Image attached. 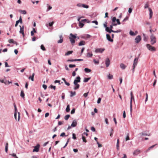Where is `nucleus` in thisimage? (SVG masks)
<instances>
[{
    "instance_id": "nucleus-14",
    "label": "nucleus",
    "mask_w": 158,
    "mask_h": 158,
    "mask_svg": "<svg viewBox=\"0 0 158 158\" xmlns=\"http://www.w3.org/2000/svg\"><path fill=\"white\" fill-rule=\"evenodd\" d=\"M77 125V122L76 120H74L71 125V126L73 127H74L76 126Z\"/></svg>"
},
{
    "instance_id": "nucleus-9",
    "label": "nucleus",
    "mask_w": 158,
    "mask_h": 158,
    "mask_svg": "<svg viewBox=\"0 0 158 158\" xmlns=\"http://www.w3.org/2000/svg\"><path fill=\"white\" fill-rule=\"evenodd\" d=\"M141 40V37L140 35L137 36L135 39V42L136 43H138Z\"/></svg>"
},
{
    "instance_id": "nucleus-36",
    "label": "nucleus",
    "mask_w": 158,
    "mask_h": 158,
    "mask_svg": "<svg viewBox=\"0 0 158 158\" xmlns=\"http://www.w3.org/2000/svg\"><path fill=\"white\" fill-rule=\"evenodd\" d=\"M111 32H114V33H118V32H120L121 31V30H118L116 31H114L113 30H111Z\"/></svg>"
},
{
    "instance_id": "nucleus-4",
    "label": "nucleus",
    "mask_w": 158,
    "mask_h": 158,
    "mask_svg": "<svg viewBox=\"0 0 158 158\" xmlns=\"http://www.w3.org/2000/svg\"><path fill=\"white\" fill-rule=\"evenodd\" d=\"M138 58H136L134 59V63L133 65V69H132V72L133 73H134V70L135 68V67L136 66L137 63H138Z\"/></svg>"
},
{
    "instance_id": "nucleus-62",
    "label": "nucleus",
    "mask_w": 158,
    "mask_h": 158,
    "mask_svg": "<svg viewBox=\"0 0 158 158\" xmlns=\"http://www.w3.org/2000/svg\"><path fill=\"white\" fill-rule=\"evenodd\" d=\"M13 156L15 158H18V157L16 156V155L15 154L13 153L11 155Z\"/></svg>"
},
{
    "instance_id": "nucleus-34",
    "label": "nucleus",
    "mask_w": 158,
    "mask_h": 158,
    "mask_svg": "<svg viewBox=\"0 0 158 158\" xmlns=\"http://www.w3.org/2000/svg\"><path fill=\"white\" fill-rule=\"evenodd\" d=\"M108 78L109 79H112L113 78V76L112 75H110V74H109L108 75Z\"/></svg>"
},
{
    "instance_id": "nucleus-17",
    "label": "nucleus",
    "mask_w": 158,
    "mask_h": 158,
    "mask_svg": "<svg viewBox=\"0 0 158 158\" xmlns=\"http://www.w3.org/2000/svg\"><path fill=\"white\" fill-rule=\"evenodd\" d=\"M148 10H149V12H150V14H149V15H150L149 19H150L152 17V14H153V12H152V10L150 8H148Z\"/></svg>"
},
{
    "instance_id": "nucleus-10",
    "label": "nucleus",
    "mask_w": 158,
    "mask_h": 158,
    "mask_svg": "<svg viewBox=\"0 0 158 158\" xmlns=\"http://www.w3.org/2000/svg\"><path fill=\"white\" fill-rule=\"evenodd\" d=\"M140 151L139 149H137L135 150L133 152V154L134 155L136 156L140 153Z\"/></svg>"
},
{
    "instance_id": "nucleus-48",
    "label": "nucleus",
    "mask_w": 158,
    "mask_h": 158,
    "mask_svg": "<svg viewBox=\"0 0 158 158\" xmlns=\"http://www.w3.org/2000/svg\"><path fill=\"white\" fill-rule=\"evenodd\" d=\"M82 139H83V141L84 142H85V143H86V142L87 141H86V140L85 139V138L84 136H82Z\"/></svg>"
},
{
    "instance_id": "nucleus-7",
    "label": "nucleus",
    "mask_w": 158,
    "mask_h": 158,
    "mask_svg": "<svg viewBox=\"0 0 158 158\" xmlns=\"http://www.w3.org/2000/svg\"><path fill=\"white\" fill-rule=\"evenodd\" d=\"M40 147V145L39 144H37L36 146L34 147V148L33 149V152H38L39 151V148Z\"/></svg>"
},
{
    "instance_id": "nucleus-18",
    "label": "nucleus",
    "mask_w": 158,
    "mask_h": 158,
    "mask_svg": "<svg viewBox=\"0 0 158 158\" xmlns=\"http://www.w3.org/2000/svg\"><path fill=\"white\" fill-rule=\"evenodd\" d=\"M34 75H35V73H33L32 76H30L29 77L28 79H31L32 81H34Z\"/></svg>"
},
{
    "instance_id": "nucleus-33",
    "label": "nucleus",
    "mask_w": 158,
    "mask_h": 158,
    "mask_svg": "<svg viewBox=\"0 0 158 158\" xmlns=\"http://www.w3.org/2000/svg\"><path fill=\"white\" fill-rule=\"evenodd\" d=\"M81 22H80L79 23V26L81 28L82 27L84 26V24Z\"/></svg>"
},
{
    "instance_id": "nucleus-53",
    "label": "nucleus",
    "mask_w": 158,
    "mask_h": 158,
    "mask_svg": "<svg viewBox=\"0 0 158 158\" xmlns=\"http://www.w3.org/2000/svg\"><path fill=\"white\" fill-rule=\"evenodd\" d=\"M97 144L98 145V147L99 148H100L102 147V144H100L98 141H97Z\"/></svg>"
},
{
    "instance_id": "nucleus-29",
    "label": "nucleus",
    "mask_w": 158,
    "mask_h": 158,
    "mask_svg": "<svg viewBox=\"0 0 158 158\" xmlns=\"http://www.w3.org/2000/svg\"><path fill=\"white\" fill-rule=\"evenodd\" d=\"M19 12L23 14H26V12L25 10H19Z\"/></svg>"
},
{
    "instance_id": "nucleus-2",
    "label": "nucleus",
    "mask_w": 158,
    "mask_h": 158,
    "mask_svg": "<svg viewBox=\"0 0 158 158\" xmlns=\"http://www.w3.org/2000/svg\"><path fill=\"white\" fill-rule=\"evenodd\" d=\"M81 78L79 76L77 77H76V79H75L74 80L73 83L75 85V86L74 87V89L76 90L79 88L80 87V85L78 84V82H80Z\"/></svg>"
},
{
    "instance_id": "nucleus-8",
    "label": "nucleus",
    "mask_w": 158,
    "mask_h": 158,
    "mask_svg": "<svg viewBox=\"0 0 158 158\" xmlns=\"http://www.w3.org/2000/svg\"><path fill=\"white\" fill-rule=\"evenodd\" d=\"M20 27V30L19 31V33L22 34L24 36V26H23L22 27L21 26H19Z\"/></svg>"
},
{
    "instance_id": "nucleus-43",
    "label": "nucleus",
    "mask_w": 158,
    "mask_h": 158,
    "mask_svg": "<svg viewBox=\"0 0 158 158\" xmlns=\"http://www.w3.org/2000/svg\"><path fill=\"white\" fill-rule=\"evenodd\" d=\"M82 7L86 8H89V6L84 4H83Z\"/></svg>"
},
{
    "instance_id": "nucleus-63",
    "label": "nucleus",
    "mask_w": 158,
    "mask_h": 158,
    "mask_svg": "<svg viewBox=\"0 0 158 158\" xmlns=\"http://www.w3.org/2000/svg\"><path fill=\"white\" fill-rule=\"evenodd\" d=\"M43 87L44 89H46L47 88V86L45 85H43Z\"/></svg>"
},
{
    "instance_id": "nucleus-22",
    "label": "nucleus",
    "mask_w": 158,
    "mask_h": 158,
    "mask_svg": "<svg viewBox=\"0 0 158 158\" xmlns=\"http://www.w3.org/2000/svg\"><path fill=\"white\" fill-rule=\"evenodd\" d=\"M20 96L23 98H24L25 94L24 93L23 90H22L21 91V94H20Z\"/></svg>"
},
{
    "instance_id": "nucleus-61",
    "label": "nucleus",
    "mask_w": 158,
    "mask_h": 158,
    "mask_svg": "<svg viewBox=\"0 0 158 158\" xmlns=\"http://www.w3.org/2000/svg\"><path fill=\"white\" fill-rule=\"evenodd\" d=\"M123 116L124 118H125L126 117V113L125 111H124L123 112Z\"/></svg>"
},
{
    "instance_id": "nucleus-59",
    "label": "nucleus",
    "mask_w": 158,
    "mask_h": 158,
    "mask_svg": "<svg viewBox=\"0 0 158 158\" xmlns=\"http://www.w3.org/2000/svg\"><path fill=\"white\" fill-rule=\"evenodd\" d=\"M113 129H111V132H110V136H111V137H112V135H113Z\"/></svg>"
},
{
    "instance_id": "nucleus-32",
    "label": "nucleus",
    "mask_w": 158,
    "mask_h": 158,
    "mask_svg": "<svg viewBox=\"0 0 158 158\" xmlns=\"http://www.w3.org/2000/svg\"><path fill=\"white\" fill-rule=\"evenodd\" d=\"M70 116L69 114L66 115L64 116V118L65 120H67L69 118Z\"/></svg>"
},
{
    "instance_id": "nucleus-19",
    "label": "nucleus",
    "mask_w": 158,
    "mask_h": 158,
    "mask_svg": "<svg viewBox=\"0 0 158 158\" xmlns=\"http://www.w3.org/2000/svg\"><path fill=\"white\" fill-rule=\"evenodd\" d=\"M14 107H15V112L14 113V117H15L16 115V113H17V108L16 107V105H15V104H14Z\"/></svg>"
},
{
    "instance_id": "nucleus-37",
    "label": "nucleus",
    "mask_w": 158,
    "mask_h": 158,
    "mask_svg": "<svg viewBox=\"0 0 158 158\" xmlns=\"http://www.w3.org/2000/svg\"><path fill=\"white\" fill-rule=\"evenodd\" d=\"M8 143H7L5 146V152L7 153L8 151Z\"/></svg>"
},
{
    "instance_id": "nucleus-46",
    "label": "nucleus",
    "mask_w": 158,
    "mask_h": 158,
    "mask_svg": "<svg viewBox=\"0 0 158 158\" xmlns=\"http://www.w3.org/2000/svg\"><path fill=\"white\" fill-rule=\"evenodd\" d=\"M149 6V5L148 3H147L145 5L144 8L145 9L148 8Z\"/></svg>"
},
{
    "instance_id": "nucleus-20",
    "label": "nucleus",
    "mask_w": 158,
    "mask_h": 158,
    "mask_svg": "<svg viewBox=\"0 0 158 158\" xmlns=\"http://www.w3.org/2000/svg\"><path fill=\"white\" fill-rule=\"evenodd\" d=\"M85 42L84 41H81L79 43L78 45L79 46L85 45Z\"/></svg>"
},
{
    "instance_id": "nucleus-24",
    "label": "nucleus",
    "mask_w": 158,
    "mask_h": 158,
    "mask_svg": "<svg viewBox=\"0 0 158 158\" xmlns=\"http://www.w3.org/2000/svg\"><path fill=\"white\" fill-rule=\"evenodd\" d=\"M120 67L123 69H125L126 67V66L123 63L120 64Z\"/></svg>"
},
{
    "instance_id": "nucleus-57",
    "label": "nucleus",
    "mask_w": 158,
    "mask_h": 158,
    "mask_svg": "<svg viewBox=\"0 0 158 158\" xmlns=\"http://www.w3.org/2000/svg\"><path fill=\"white\" fill-rule=\"evenodd\" d=\"M75 109L73 108L71 110V114H73L75 113Z\"/></svg>"
},
{
    "instance_id": "nucleus-50",
    "label": "nucleus",
    "mask_w": 158,
    "mask_h": 158,
    "mask_svg": "<svg viewBox=\"0 0 158 158\" xmlns=\"http://www.w3.org/2000/svg\"><path fill=\"white\" fill-rule=\"evenodd\" d=\"M73 138L74 139H76V135L74 133L73 134Z\"/></svg>"
},
{
    "instance_id": "nucleus-15",
    "label": "nucleus",
    "mask_w": 158,
    "mask_h": 158,
    "mask_svg": "<svg viewBox=\"0 0 158 158\" xmlns=\"http://www.w3.org/2000/svg\"><path fill=\"white\" fill-rule=\"evenodd\" d=\"M104 49L102 48H98L96 50V52H97L102 53L104 51Z\"/></svg>"
},
{
    "instance_id": "nucleus-11",
    "label": "nucleus",
    "mask_w": 158,
    "mask_h": 158,
    "mask_svg": "<svg viewBox=\"0 0 158 158\" xmlns=\"http://www.w3.org/2000/svg\"><path fill=\"white\" fill-rule=\"evenodd\" d=\"M110 61L108 58H107L106 60L105 64L106 67H108L110 64Z\"/></svg>"
},
{
    "instance_id": "nucleus-30",
    "label": "nucleus",
    "mask_w": 158,
    "mask_h": 158,
    "mask_svg": "<svg viewBox=\"0 0 158 158\" xmlns=\"http://www.w3.org/2000/svg\"><path fill=\"white\" fill-rule=\"evenodd\" d=\"M85 71L86 73H89L91 71V70L87 68H85Z\"/></svg>"
},
{
    "instance_id": "nucleus-52",
    "label": "nucleus",
    "mask_w": 158,
    "mask_h": 158,
    "mask_svg": "<svg viewBox=\"0 0 158 158\" xmlns=\"http://www.w3.org/2000/svg\"><path fill=\"white\" fill-rule=\"evenodd\" d=\"M132 9L131 8H130L129 9L128 12L129 13H131L132 11Z\"/></svg>"
},
{
    "instance_id": "nucleus-6",
    "label": "nucleus",
    "mask_w": 158,
    "mask_h": 158,
    "mask_svg": "<svg viewBox=\"0 0 158 158\" xmlns=\"http://www.w3.org/2000/svg\"><path fill=\"white\" fill-rule=\"evenodd\" d=\"M131 99L130 102V111L131 112V113L132 111V99L133 98V96L132 93L131 92Z\"/></svg>"
},
{
    "instance_id": "nucleus-60",
    "label": "nucleus",
    "mask_w": 158,
    "mask_h": 158,
    "mask_svg": "<svg viewBox=\"0 0 158 158\" xmlns=\"http://www.w3.org/2000/svg\"><path fill=\"white\" fill-rule=\"evenodd\" d=\"M101 100V98H98V101H97V103H100Z\"/></svg>"
},
{
    "instance_id": "nucleus-31",
    "label": "nucleus",
    "mask_w": 158,
    "mask_h": 158,
    "mask_svg": "<svg viewBox=\"0 0 158 158\" xmlns=\"http://www.w3.org/2000/svg\"><path fill=\"white\" fill-rule=\"evenodd\" d=\"M71 94H70V97H72L73 96H74L76 95V92L75 91L73 92L72 91H71L70 92Z\"/></svg>"
},
{
    "instance_id": "nucleus-12",
    "label": "nucleus",
    "mask_w": 158,
    "mask_h": 158,
    "mask_svg": "<svg viewBox=\"0 0 158 158\" xmlns=\"http://www.w3.org/2000/svg\"><path fill=\"white\" fill-rule=\"evenodd\" d=\"M59 38H60V40L58 41L57 43H61L63 42V37L62 35H59Z\"/></svg>"
},
{
    "instance_id": "nucleus-41",
    "label": "nucleus",
    "mask_w": 158,
    "mask_h": 158,
    "mask_svg": "<svg viewBox=\"0 0 158 158\" xmlns=\"http://www.w3.org/2000/svg\"><path fill=\"white\" fill-rule=\"evenodd\" d=\"M116 22L117 23H115L116 24H117V25L118 24L119 25H120L121 24V23L119 21V20L118 19H116Z\"/></svg>"
},
{
    "instance_id": "nucleus-56",
    "label": "nucleus",
    "mask_w": 158,
    "mask_h": 158,
    "mask_svg": "<svg viewBox=\"0 0 158 158\" xmlns=\"http://www.w3.org/2000/svg\"><path fill=\"white\" fill-rule=\"evenodd\" d=\"M130 139H129V134H128L127 135V136L126 138V141H127L128 140H129Z\"/></svg>"
},
{
    "instance_id": "nucleus-3",
    "label": "nucleus",
    "mask_w": 158,
    "mask_h": 158,
    "mask_svg": "<svg viewBox=\"0 0 158 158\" xmlns=\"http://www.w3.org/2000/svg\"><path fill=\"white\" fill-rule=\"evenodd\" d=\"M150 40L151 43L152 45L154 44L156 42V38L153 34H152L150 36Z\"/></svg>"
},
{
    "instance_id": "nucleus-39",
    "label": "nucleus",
    "mask_w": 158,
    "mask_h": 158,
    "mask_svg": "<svg viewBox=\"0 0 158 158\" xmlns=\"http://www.w3.org/2000/svg\"><path fill=\"white\" fill-rule=\"evenodd\" d=\"M130 34L131 35H136V34H135L134 32L132 31H131L129 32Z\"/></svg>"
},
{
    "instance_id": "nucleus-21",
    "label": "nucleus",
    "mask_w": 158,
    "mask_h": 158,
    "mask_svg": "<svg viewBox=\"0 0 158 158\" xmlns=\"http://www.w3.org/2000/svg\"><path fill=\"white\" fill-rule=\"evenodd\" d=\"M69 39H70V41L71 42V43L72 44H74L75 43V39H73V38H72V37H69Z\"/></svg>"
},
{
    "instance_id": "nucleus-64",
    "label": "nucleus",
    "mask_w": 158,
    "mask_h": 158,
    "mask_svg": "<svg viewBox=\"0 0 158 158\" xmlns=\"http://www.w3.org/2000/svg\"><path fill=\"white\" fill-rule=\"evenodd\" d=\"M34 60L36 63L38 62V60L37 58L36 57L34 58Z\"/></svg>"
},
{
    "instance_id": "nucleus-54",
    "label": "nucleus",
    "mask_w": 158,
    "mask_h": 158,
    "mask_svg": "<svg viewBox=\"0 0 158 158\" xmlns=\"http://www.w3.org/2000/svg\"><path fill=\"white\" fill-rule=\"evenodd\" d=\"M64 122L63 121H59L58 123V124L59 125H60L63 123Z\"/></svg>"
},
{
    "instance_id": "nucleus-47",
    "label": "nucleus",
    "mask_w": 158,
    "mask_h": 158,
    "mask_svg": "<svg viewBox=\"0 0 158 158\" xmlns=\"http://www.w3.org/2000/svg\"><path fill=\"white\" fill-rule=\"evenodd\" d=\"M155 145H153L150 147L148 149L147 151H148L149 150L153 148H154L155 147Z\"/></svg>"
},
{
    "instance_id": "nucleus-5",
    "label": "nucleus",
    "mask_w": 158,
    "mask_h": 158,
    "mask_svg": "<svg viewBox=\"0 0 158 158\" xmlns=\"http://www.w3.org/2000/svg\"><path fill=\"white\" fill-rule=\"evenodd\" d=\"M147 47L148 50L151 51H156L155 48L152 46H151L149 44H147Z\"/></svg>"
},
{
    "instance_id": "nucleus-26",
    "label": "nucleus",
    "mask_w": 158,
    "mask_h": 158,
    "mask_svg": "<svg viewBox=\"0 0 158 158\" xmlns=\"http://www.w3.org/2000/svg\"><path fill=\"white\" fill-rule=\"evenodd\" d=\"M70 106L69 105H67L66 108V111L67 112H69L70 111Z\"/></svg>"
},
{
    "instance_id": "nucleus-58",
    "label": "nucleus",
    "mask_w": 158,
    "mask_h": 158,
    "mask_svg": "<svg viewBox=\"0 0 158 158\" xmlns=\"http://www.w3.org/2000/svg\"><path fill=\"white\" fill-rule=\"evenodd\" d=\"M129 17L127 16L126 17V18L123 20V22L127 20L128 19Z\"/></svg>"
},
{
    "instance_id": "nucleus-27",
    "label": "nucleus",
    "mask_w": 158,
    "mask_h": 158,
    "mask_svg": "<svg viewBox=\"0 0 158 158\" xmlns=\"http://www.w3.org/2000/svg\"><path fill=\"white\" fill-rule=\"evenodd\" d=\"M93 56V54L90 52H88L86 56L88 57H91Z\"/></svg>"
},
{
    "instance_id": "nucleus-40",
    "label": "nucleus",
    "mask_w": 158,
    "mask_h": 158,
    "mask_svg": "<svg viewBox=\"0 0 158 158\" xmlns=\"http://www.w3.org/2000/svg\"><path fill=\"white\" fill-rule=\"evenodd\" d=\"M70 35V37H72V38L74 39H75L76 38V36L73 35L72 33H71Z\"/></svg>"
},
{
    "instance_id": "nucleus-23",
    "label": "nucleus",
    "mask_w": 158,
    "mask_h": 158,
    "mask_svg": "<svg viewBox=\"0 0 158 158\" xmlns=\"http://www.w3.org/2000/svg\"><path fill=\"white\" fill-rule=\"evenodd\" d=\"M10 43H17L13 39H10L8 40Z\"/></svg>"
},
{
    "instance_id": "nucleus-51",
    "label": "nucleus",
    "mask_w": 158,
    "mask_h": 158,
    "mask_svg": "<svg viewBox=\"0 0 158 158\" xmlns=\"http://www.w3.org/2000/svg\"><path fill=\"white\" fill-rule=\"evenodd\" d=\"M94 62L96 64H98L99 63V61H97L95 59L94 60Z\"/></svg>"
},
{
    "instance_id": "nucleus-38",
    "label": "nucleus",
    "mask_w": 158,
    "mask_h": 158,
    "mask_svg": "<svg viewBox=\"0 0 158 158\" xmlns=\"http://www.w3.org/2000/svg\"><path fill=\"white\" fill-rule=\"evenodd\" d=\"M40 47H41V49L42 50H43V51H45L46 50V49L43 45V44L41 45Z\"/></svg>"
},
{
    "instance_id": "nucleus-55",
    "label": "nucleus",
    "mask_w": 158,
    "mask_h": 158,
    "mask_svg": "<svg viewBox=\"0 0 158 158\" xmlns=\"http://www.w3.org/2000/svg\"><path fill=\"white\" fill-rule=\"evenodd\" d=\"M60 136L61 137H64L65 136V133L64 132H62Z\"/></svg>"
},
{
    "instance_id": "nucleus-25",
    "label": "nucleus",
    "mask_w": 158,
    "mask_h": 158,
    "mask_svg": "<svg viewBox=\"0 0 158 158\" xmlns=\"http://www.w3.org/2000/svg\"><path fill=\"white\" fill-rule=\"evenodd\" d=\"M73 52V51H68L67 52H66L65 53V56L69 55V54H72Z\"/></svg>"
},
{
    "instance_id": "nucleus-44",
    "label": "nucleus",
    "mask_w": 158,
    "mask_h": 158,
    "mask_svg": "<svg viewBox=\"0 0 158 158\" xmlns=\"http://www.w3.org/2000/svg\"><path fill=\"white\" fill-rule=\"evenodd\" d=\"M69 67L70 68L75 67H76V65L75 64H70L69 65Z\"/></svg>"
},
{
    "instance_id": "nucleus-49",
    "label": "nucleus",
    "mask_w": 158,
    "mask_h": 158,
    "mask_svg": "<svg viewBox=\"0 0 158 158\" xmlns=\"http://www.w3.org/2000/svg\"><path fill=\"white\" fill-rule=\"evenodd\" d=\"M83 4L78 3L77 5V6L79 7H82Z\"/></svg>"
},
{
    "instance_id": "nucleus-1",
    "label": "nucleus",
    "mask_w": 158,
    "mask_h": 158,
    "mask_svg": "<svg viewBox=\"0 0 158 158\" xmlns=\"http://www.w3.org/2000/svg\"><path fill=\"white\" fill-rule=\"evenodd\" d=\"M116 20V18L115 17H113L112 19V25H110V28L109 27H106V30L107 32H109V33H111L112 32L111 31V30H112V28H113V26H116L117 25V24L115 23Z\"/></svg>"
},
{
    "instance_id": "nucleus-42",
    "label": "nucleus",
    "mask_w": 158,
    "mask_h": 158,
    "mask_svg": "<svg viewBox=\"0 0 158 158\" xmlns=\"http://www.w3.org/2000/svg\"><path fill=\"white\" fill-rule=\"evenodd\" d=\"M17 21H19V23H22V17H21V16H20V17L19 19V20H18Z\"/></svg>"
},
{
    "instance_id": "nucleus-13",
    "label": "nucleus",
    "mask_w": 158,
    "mask_h": 158,
    "mask_svg": "<svg viewBox=\"0 0 158 158\" xmlns=\"http://www.w3.org/2000/svg\"><path fill=\"white\" fill-rule=\"evenodd\" d=\"M106 38H107V39L109 41L111 42H113V40L111 38V37L109 34H106Z\"/></svg>"
},
{
    "instance_id": "nucleus-28",
    "label": "nucleus",
    "mask_w": 158,
    "mask_h": 158,
    "mask_svg": "<svg viewBox=\"0 0 158 158\" xmlns=\"http://www.w3.org/2000/svg\"><path fill=\"white\" fill-rule=\"evenodd\" d=\"M90 79V77L85 78L84 80V82H87Z\"/></svg>"
},
{
    "instance_id": "nucleus-45",
    "label": "nucleus",
    "mask_w": 158,
    "mask_h": 158,
    "mask_svg": "<svg viewBox=\"0 0 158 158\" xmlns=\"http://www.w3.org/2000/svg\"><path fill=\"white\" fill-rule=\"evenodd\" d=\"M119 139H118L117 140V143L116 145V146L117 148L118 149L119 148Z\"/></svg>"
},
{
    "instance_id": "nucleus-16",
    "label": "nucleus",
    "mask_w": 158,
    "mask_h": 158,
    "mask_svg": "<svg viewBox=\"0 0 158 158\" xmlns=\"http://www.w3.org/2000/svg\"><path fill=\"white\" fill-rule=\"evenodd\" d=\"M15 118L16 121H19L20 118V113L18 112V118H17V114L16 113V117H15Z\"/></svg>"
},
{
    "instance_id": "nucleus-35",
    "label": "nucleus",
    "mask_w": 158,
    "mask_h": 158,
    "mask_svg": "<svg viewBox=\"0 0 158 158\" xmlns=\"http://www.w3.org/2000/svg\"><path fill=\"white\" fill-rule=\"evenodd\" d=\"M86 21H88L87 22V23H89L90 22L89 21L88 19H82V20H81V22H85Z\"/></svg>"
}]
</instances>
